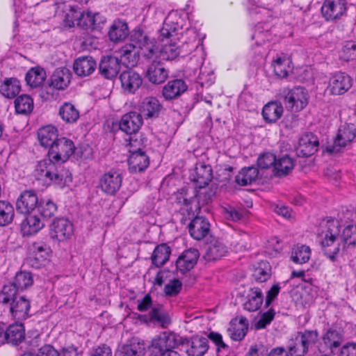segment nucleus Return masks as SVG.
<instances>
[{
  "label": "nucleus",
  "instance_id": "8",
  "mask_svg": "<svg viewBox=\"0 0 356 356\" xmlns=\"http://www.w3.org/2000/svg\"><path fill=\"white\" fill-rule=\"evenodd\" d=\"M74 149V145L71 140L60 138L51 147L48 155L52 160L64 162L72 155Z\"/></svg>",
  "mask_w": 356,
  "mask_h": 356
},
{
  "label": "nucleus",
  "instance_id": "29",
  "mask_svg": "<svg viewBox=\"0 0 356 356\" xmlns=\"http://www.w3.org/2000/svg\"><path fill=\"white\" fill-rule=\"evenodd\" d=\"M187 89L185 82L181 79L169 81L163 88V95L166 99L176 98Z\"/></svg>",
  "mask_w": 356,
  "mask_h": 356
},
{
  "label": "nucleus",
  "instance_id": "14",
  "mask_svg": "<svg viewBox=\"0 0 356 356\" xmlns=\"http://www.w3.org/2000/svg\"><path fill=\"white\" fill-rule=\"evenodd\" d=\"M39 204L37 193L31 190L24 191L16 202L17 210L24 214L33 211Z\"/></svg>",
  "mask_w": 356,
  "mask_h": 356
},
{
  "label": "nucleus",
  "instance_id": "63",
  "mask_svg": "<svg viewBox=\"0 0 356 356\" xmlns=\"http://www.w3.org/2000/svg\"><path fill=\"white\" fill-rule=\"evenodd\" d=\"M90 356H112V352L108 346L102 345L95 348Z\"/></svg>",
  "mask_w": 356,
  "mask_h": 356
},
{
  "label": "nucleus",
  "instance_id": "30",
  "mask_svg": "<svg viewBox=\"0 0 356 356\" xmlns=\"http://www.w3.org/2000/svg\"><path fill=\"white\" fill-rule=\"evenodd\" d=\"M161 109V105L159 100L153 97L145 98L140 105V111L146 118L157 117Z\"/></svg>",
  "mask_w": 356,
  "mask_h": 356
},
{
  "label": "nucleus",
  "instance_id": "4",
  "mask_svg": "<svg viewBox=\"0 0 356 356\" xmlns=\"http://www.w3.org/2000/svg\"><path fill=\"white\" fill-rule=\"evenodd\" d=\"M35 176L38 179L42 180L46 183L54 181L60 187H63L72 181L70 171L64 168L58 171L56 165L50 158L38 163L35 169Z\"/></svg>",
  "mask_w": 356,
  "mask_h": 356
},
{
  "label": "nucleus",
  "instance_id": "37",
  "mask_svg": "<svg viewBox=\"0 0 356 356\" xmlns=\"http://www.w3.org/2000/svg\"><path fill=\"white\" fill-rule=\"evenodd\" d=\"M145 346L143 341L134 340L131 343L122 346L119 350V356H143Z\"/></svg>",
  "mask_w": 356,
  "mask_h": 356
},
{
  "label": "nucleus",
  "instance_id": "19",
  "mask_svg": "<svg viewBox=\"0 0 356 356\" xmlns=\"http://www.w3.org/2000/svg\"><path fill=\"white\" fill-rule=\"evenodd\" d=\"M120 80L122 88L129 93H134L143 83L141 76L131 70L123 72L120 76Z\"/></svg>",
  "mask_w": 356,
  "mask_h": 356
},
{
  "label": "nucleus",
  "instance_id": "10",
  "mask_svg": "<svg viewBox=\"0 0 356 356\" xmlns=\"http://www.w3.org/2000/svg\"><path fill=\"white\" fill-rule=\"evenodd\" d=\"M308 93L301 87L295 88L288 92L284 98L286 107L292 111H299L308 103Z\"/></svg>",
  "mask_w": 356,
  "mask_h": 356
},
{
  "label": "nucleus",
  "instance_id": "60",
  "mask_svg": "<svg viewBox=\"0 0 356 356\" xmlns=\"http://www.w3.org/2000/svg\"><path fill=\"white\" fill-rule=\"evenodd\" d=\"M274 315L275 312L273 310H269L268 312L263 314L261 318L257 321L256 327L257 329L264 328L272 321L274 318Z\"/></svg>",
  "mask_w": 356,
  "mask_h": 356
},
{
  "label": "nucleus",
  "instance_id": "34",
  "mask_svg": "<svg viewBox=\"0 0 356 356\" xmlns=\"http://www.w3.org/2000/svg\"><path fill=\"white\" fill-rule=\"evenodd\" d=\"M283 111L281 103L273 102L264 106L262 115L266 122H275L282 117Z\"/></svg>",
  "mask_w": 356,
  "mask_h": 356
},
{
  "label": "nucleus",
  "instance_id": "47",
  "mask_svg": "<svg viewBox=\"0 0 356 356\" xmlns=\"http://www.w3.org/2000/svg\"><path fill=\"white\" fill-rule=\"evenodd\" d=\"M45 79V72L39 67L31 69L26 74V81L32 88H37L42 84Z\"/></svg>",
  "mask_w": 356,
  "mask_h": 356
},
{
  "label": "nucleus",
  "instance_id": "24",
  "mask_svg": "<svg viewBox=\"0 0 356 356\" xmlns=\"http://www.w3.org/2000/svg\"><path fill=\"white\" fill-rule=\"evenodd\" d=\"M129 169L132 172L144 171L149 165V158L141 149L131 151L129 158Z\"/></svg>",
  "mask_w": 356,
  "mask_h": 356
},
{
  "label": "nucleus",
  "instance_id": "43",
  "mask_svg": "<svg viewBox=\"0 0 356 356\" xmlns=\"http://www.w3.org/2000/svg\"><path fill=\"white\" fill-rule=\"evenodd\" d=\"M258 176V170L254 167L242 169L236 177V181L241 186H247L254 181Z\"/></svg>",
  "mask_w": 356,
  "mask_h": 356
},
{
  "label": "nucleus",
  "instance_id": "59",
  "mask_svg": "<svg viewBox=\"0 0 356 356\" xmlns=\"http://www.w3.org/2000/svg\"><path fill=\"white\" fill-rule=\"evenodd\" d=\"M343 58L344 60H350L356 58V44L348 42L343 48Z\"/></svg>",
  "mask_w": 356,
  "mask_h": 356
},
{
  "label": "nucleus",
  "instance_id": "45",
  "mask_svg": "<svg viewBox=\"0 0 356 356\" xmlns=\"http://www.w3.org/2000/svg\"><path fill=\"white\" fill-rule=\"evenodd\" d=\"M271 275V266L266 261H261L255 266L252 276L258 282L268 280Z\"/></svg>",
  "mask_w": 356,
  "mask_h": 356
},
{
  "label": "nucleus",
  "instance_id": "53",
  "mask_svg": "<svg viewBox=\"0 0 356 356\" xmlns=\"http://www.w3.org/2000/svg\"><path fill=\"white\" fill-rule=\"evenodd\" d=\"M38 211L44 218H51L57 211V206L50 200H41L38 207Z\"/></svg>",
  "mask_w": 356,
  "mask_h": 356
},
{
  "label": "nucleus",
  "instance_id": "16",
  "mask_svg": "<svg viewBox=\"0 0 356 356\" xmlns=\"http://www.w3.org/2000/svg\"><path fill=\"white\" fill-rule=\"evenodd\" d=\"M143 124L140 113L130 112L124 115L119 124L120 130L129 135L136 134Z\"/></svg>",
  "mask_w": 356,
  "mask_h": 356
},
{
  "label": "nucleus",
  "instance_id": "1",
  "mask_svg": "<svg viewBox=\"0 0 356 356\" xmlns=\"http://www.w3.org/2000/svg\"><path fill=\"white\" fill-rule=\"evenodd\" d=\"M131 42L116 52L122 65L128 67H134L138 63L140 54L147 59L157 57L154 41L144 32L135 31L131 35Z\"/></svg>",
  "mask_w": 356,
  "mask_h": 356
},
{
  "label": "nucleus",
  "instance_id": "20",
  "mask_svg": "<svg viewBox=\"0 0 356 356\" xmlns=\"http://www.w3.org/2000/svg\"><path fill=\"white\" fill-rule=\"evenodd\" d=\"M146 77L154 84H161L168 77V70L163 63L154 60L147 69Z\"/></svg>",
  "mask_w": 356,
  "mask_h": 356
},
{
  "label": "nucleus",
  "instance_id": "40",
  "mask_svg": "<svg viewBox=\"0 0 356 356\" xmlns=\"http://www.w3.org/2000/svg\"><path fill=\"white\" fill-rule=\"evenodd\" d=\"M6 341L13 344H17L24 339V329L23 325L19 323L10 325L6 330Z\"/></svg>",
  "mask_w": 356,
  "mask_h": 356
},
{
  "label": "nucleus",
  "instance_id": "13",
  "mask_svg": "<svg viewBox=\"0 0 356 356\" xmlns=\"http://www.w3.org/2000/svg\"><path fill=\"white\" fill-rule=\"evenodd\" d=\"M318 148V140L312 133L302 135L299 139L296 147V154L298 156L307 157L313 155Z\"/></svg>",
  "mask_w": 356,
  "mask_h": 356
},
{
  "label": "nucleus",
  "instance_id": "32",
  "mask_svg": "<svg viewBox=\"0 0 356 356\" xmlns=\"http://www.w3.org/2000/svg\"><path fill=\"white\" fill-rule=\"evenodd\" d=\"M71 73L67 68H58L51 78V86L58 90H63L70 82Z\"/></svg>",
  "mask_w": 356,
  "mask_h": 356
},
{
  "label": "nucleus",
  "instance_id": "23",
  "mask_svg": "<svg viewBox=\"0 0 356 356\" xmlns=\"http://www.w3.org/2000/svg\"><path fill=\"white\" fill-rule=\"evenodd\" d=\"M199 257V252L196 249H189L184 252L177 259L176 266L181 273L192 269L195 265Z\"/></svg>",
  "mask_w": 356,
  "mask_h": 356
},
{
  "label": "nucleus",
  "instance_id": "7",
  "mask_svg": "<svg viewBox=\"0 0 356 356\" xmlns=\"http://www.w3.org/2000/svg\"><path fill=\"white\" fill-rule=\"evenodd\" d=\"M317 337V332L315 331H306L302 334H298L289 346L291 355H304L308 348L316 342Z\"/></svg>",
  "mask_w": 356,
  "mask_h": 356
},
{
  "label": "nucleus",
  "instance_id": "36",
  "mask_svg": "<svg viewBox=\"0 0 356 356\" xmlns=\"http://www.w3.org/2000/svg\"><path fill=\"white\" fill-rule=\"evenodd\" d=\"M21 86L19 80L16 78H6L1 81L0 93L7 97L13 98L20 91Z\"/></svg>",
  "mask_w": 356,
  "mask_h": 356
},
{
  "label": "nucleus",
  "instance_id": "51",
  "mask_svg": "<svg viewBox=\"0 0 356 356\" xmlns=\"http://www.w3.org/2000/svg\"><path fill=\"white\" fill-rule=\"evenodd\" d=\"M341 238L343 241V248L348 250L353 246H356V225H349L343 231Z\"/></svg>",
  "mask_w": 356,
  "mask_h": 356
},
{
  "label": "nucleus",
  "instance_id": "31",
  "mask_svg": "<svg viewBox=\"0 0 356 356\" xmlns=\"http://www.w3.org/2000/svg\"><path fill=\"white\" fill-rule=\"evenodd\" d=\"M38 137L41 145L51 148L58 138V131L51 125L44 127L38 130Z\"/></svg>",
  "mask_w": 356,
  "mask_h": 356
},
{
  "label": "nucleus",
  "instance_id": "52",
  "mask_svg": "<svg viewBox=\"0 0 356 356\" xmlns=\"http://www.w3.org/2000/svg\"><path fill=\"white\" fill-rule=\"evenodd\" d=\"M14 217V208L8 202L0 201V226L10 224Z\"/></svg>",
  "mask_w": 356,
  "mask_h": 356
},
{
  "label": "nucleus",
  "instance_id": "17",
  "mask_svg": "<svg viewBox=\"0 0 356 356\" xmlns=\"http://www.w3.org/2000/svg\"><path fill=\"white\" fill-rule=\"evenodd\" d=\"M122 184L121 175L116 171L105 173L99 180V187L103 192L108 195L115 194Z\"/></svg>",
  "mask_w": 356,
  "mask_h": 356
},
{
  "label": "nucleus",
  "instance_id": "18",
  "mask_svg": "<svg viewBox=\"0 0 356 356\" xmlns=\"http://www.w3.org/2000/svg\"><path fill=\"white\" fill-rule=\"evenodd\" d=\"M352 79L345 73L339 72L329 81L328 89L333 95H341L347 92L352 86Z\"/></svg>",
  "mask_w": 356,
  "mask_h": 356
},
{
  "label": "nucleus",
  "instance_id": "46",
  "mask_svg": "<svg viewBox=\"0 0 356 356\" xmlns=\"http://www.w3.org/2000/svg\"><path fill=\"white\" fill-rule=\"evenodd\" d=\"M293 166L292 159L285 155L279 159H276L275 165H274L275 174L280 177L286 175L292 170Z\"/></svg>",
  "mask_w": 356,
  "mask_h": 356
},
{
  "label": "nucleus",
  "instance_id": "48",
  "mask_svg": "<svg viewBox=\"0 0 356 356\" xmlns=\"http://www.w3.org/2000/svg\"><path fill=\"white\" fill-rule=\"evenodd\" d=\"M33 282V276L29 272H19L16 274L13 287L17 290H24L30 287Z\"/></svg>",
  "mask_w": 356,
  "mask_h": 356
},
{
  "label": "nucleus",
  "instance_id": "33",
  "mask_svg": "<svg viewBox=\"0 0 356 356\" xmlns=\"http://www.w3.org/2000/svg\"><path fill=\"white\" fill-rule=\"evenodd\" d=\"M44 222L36 216H30L24 219L21 224V232L24 236L36 234L43 227Z\"/></svg>",
  "mask_w": 356,
  "mask_h": 356
},
{
  "label": "nucleus",
  "instance_id": "27",
  "mask_svg": "<svg viewBox=\"0 0 356 356\" xmlns=\"http://www.w3.org/2000/svg\"><path fill=\"white\" fill-rule=\"evenodd\" d=\"M72 14L76 15V17H77V18L73 21L72 24L78 26L90 28L103 21V19L98 13H92L90 11L72 13Z\"/></svg>",
  "mask_w": 356,
  "mask_h": 356
},
{
  "label": "nucleus",
  "instance_id": "26",
  "mask_svg": "<svg viewBox=\"0 0 356 356\" xmlns=\"http://www.w3.org/2000/svg\"><path fill=\"white\" fill-rule=\"evenodd\" d=\"M211 177V167L203 163H197L191 176V180L196 182L199 188H203L208 185Z\"/></svg>",
  "mask_w": 356,
  "mask_h": 356
},
{
  "label": "nucleus",
  "instance_id": "15",
  "mask_svg": "<svg viewBox=\"0 0 356 356\" xmlns=\"http://www.w3.org/2000/svg\"><path fill=\"white\" fill-rule=\"evenodd\" d=\"M119 58L114 56H107L102 58L99 65V74L107 79L116 77L120 70Z\"/></svg>",
  "mask_w": 356,
  "mask_h": 356
},
{
  "label": "nucleus",
  "instance_id": "57",
  "mask_svg": "<svg viewBox=\"0 0 356 356\" xmlns=\"http://www.w3.org/2000/svg\"><path fill=\"white\" fill-rule=\"evenodd\" d=\"M181 283L178 280H172L168 283L164 288V291L166 296H173L177 295L181 289Z\"/></svg>",
  "mask_w": 356,
  "mask_h": 356
},
{
  "label": "nucleus",
  "instance_id": "55",
  "mask_svg": "<svg viewBox=\"0 0 356 356\" xmlns=\"http://www.w3.org/2000/svg\"><path fill=\"white\" fill-rule=\"evenodd\" d=\"M159 57L163 60H173L179 54L175 44H165L159 52Z\"/></svg>",
  "mask_w": 356,
  "mask_h": 356
},
{
  "label": "nucleus",
  "instance_id": "38",
  "mask_svg": "<svg viewBox=\"0 0 356 356\" xmlns=\"http://www.w3.org/2000/svg\"><path fill=\"white\" fill-rule=\"evenodd\" d=\"M227 252V248L220 241H211L204 254L207 261H214L222 257Z\"/></svg>",
  "mask_w": 356,
  "mask_h": 356
},
{
  "label": "nucleus",
  "instance_id": "12",
  "mask_svg": "<svg viewBox=\"0 0 356 356\" xmlns=\"http://www.w3.org/2000/svg\"><path fill=\"white\" fill-rule=\"evenodd\" d=\"M346 10L345 0H325L321 8V12L326 20L339 19Z\"/></svg>",
  "mask_w": 356,
  "mask_h": 356
},
{
  "label": "nucleus",
  "instance_id": "5",
  "mask_svg": "<svg viewBox=\"0 0 356 356\" xmlns=\"http://www.w3.org/2000/svg\"><path fill=\"white\" fill-rule=\"evenodd\" d=\"M138 309L140 312H147L150 309L148 315H145L143 318L145 322L167 327L171 323L168 314L164 311L161 305H154L149 295H146L142 300H138Z\"/></svg>",
  "mask_w": 356,
  "mask_h": 356
},
{
  "label": "nucleus",
  "instance_id": "62",
  "mask_svg": "<svg viewBox=\"0 0 356 356\" xmlns=\"http://www.w3.org/2000/svg\"><path fill=\"white\" fill-rule=\"evenodd\" d=\"M36 356H59V353L51 346L46 345L39 349Z\"/></svg>",
  "mask_w": 356,
  "mask_h": 356
},
{
  "label": "nucleus",
  "instance_id": "44",
  "mask_svg": "<svg viewBox=\"0 0 356 356\" xmlns=\"http://www.w3.org/2000/svg\"><path fill=\"white\" fill-rule=\"evenodd\" d=\"M291 63V60L286 56L277 57L273 63L275 74L280 78L287 76L292 69Z\"/></svg>",
  "mask_w": 356,
  "mask_h": 356
},
{
  "label": "nucleus",
  "instance_id": "2",
  "mask_svg": "<svg viewBox=\"0 0 356 356\" xmlns=\"http://www.w3.org/2000/svg\"><path fill=\"white\" fill-rule=\"evenodd\" d=\"M341 225L338 220L327 218L320 224L318 237L324 252L334 261L340 250L339 237Z\"/></svg>",
  "mask_w": 356,
  "mask_h": 356
},
{
  "label": "nucleus",
  "instance_id": "49",
  "mask_svg": "<svg viewBox=\"0 0 356 356\" xmlns=\"http://www.w3.org/2000/svg\"><path fill=\"white\" fill-rule=\"evenodd\" d=\"M15 107L16 111L19 113H29L33 108V99L29 95H20L15 101Z\"/></svg>",
  "mask_w": 356,
  "mask_h": 356
},
{
  "label": "nucleus",
  "instance_id": "50",
  "mask_svg": "<svg viewBox=\"0 0 356 356\" xmlns=\"http://www.w3.org/2000/svg\"><path fill=\"white\" fill-rule=\"evenodd\" d=\"M310 256L311 250L308 246L298 245L293 250L291 258L296 263L305 264L309 261Z\"/></svg>",
  "mask_w": 356,
  "mask_h": 356
},
{
  "label": "nucleus",
  "instance_id": "6",
  "mask_svg": "<svg viewBox=\"0 0 356 356\" xmlns=\"http://www.w3.org/2000/svg\"><path fill=\"white\" fill-rule=\"evenodd\" d=\"M356 138L355 126L353 124L342 126L339 128L333 144L326 147L329 153H337L343 147L348 145Z\"/></svg>",
  "mask_w": 356,
  "mask_h": 356
},
{
  "label": "nucleus",
  "instance_id": "11",
  "mask_svg": "<svg viewBox=\"0 0 356 356\" xmlns=\"http://www.w3.org/2000/svg\"><path fill=\"white\" fill-rule=\"evenodd\" d=\"M73 233L72 223L64 218L55 219L50 227L51 237L58 241H64L69 239Z\"/></svg>",
  "mask_w": 356,
  "mask_h": 356
},
{
  "label": "nucleus",
  "instance_id": "58",
  "mask_svg": "<svg viewBox=\"0 0 356 356\" xmlns=\"http://www.w3.org/2000/svg\"><path fill=\"white\" fill-rule=\"evenodd\" d=\"M223 211L227 218L234 221H238L241 220L243 213V211L236 209L235 208L230 206L223 208Z\"/></svg>",
  "mask_w": 356,
  "mask_h": 356
},
{
  "label": "nucleus",
  "instance_id": "3",
  "mask_svg": "<svg viewBox=\"0 0 356 356\" xmlns=\"http://www.w3.org/2000/svg\"><path fill=\"white\" fill-rule=\"evenodd\" d=\"M1 302L9 305L11 316L17 321L25 319L30 309V302L24 296H19L12 285H5L2 290Z\"/></svg>",
  "mask_w": 356,
  "mask_h": 356
},
{
  "label": "nucleus",
  "instance_id": "21",
  "mask_svg": "<svg viewBox=\"0 0 356 356\" xmlns=\"http://www.w3.org/2000/svg\"><path fill=\"white\" fill-rule=\"evenodd\" d=\"M97 63L91 56H82L74 62L73 69L75 74L79 76H88L95 72Z\"/></svg>",
  "mask_w": 356,
  "mask_h": 356
},
{
  "label": "nucleus",
  "instance_id": "39",
  "mask_svg": "<svg viewBox=\"0 0 356 356\" xmlns=\"http://www.w3.org/2000/svg\"><path fill=\"white\" fill-rule=\"evenodd\" d=\"M128 35V27L125 22L115 21L110 28L108 36L111 40L118 42L124 40Z\"/></svg>",
  "mask_w": 356,
  "mask_h": 356
},
{
  "label": "nucleus",
  "instance_id": "35",
  "mask_svg": "<svg viewBox=\"0 0 356 356\" xmlns=\"http://www.w3.org/2000/svg\"><path fill=\"white\" fill-rule=\"evenodd\" d=\"M263 300L264 297L261 289L259 288L251 289L243 305L244 309L249 312H255L260 308Z\"/></svg>",
  "mask_w": 356,
  "mask_h": 356
},
{
  "label": "nucleus",
  "instance_id": "9",
  "mask_svg": "<svg viewBox=\"0 0 356 356\" xmlns=\"http://www.w3.org/2000/svg\"><path fill=\"white\" fill-rule=\"evenodd\" d=\"M183 343V339L179 335L164 332L152 340L151 347L154 353L161 355L164 351H170Z\"/></svg>",
  "mask_w": 356,
  "mask_h": 356
},
{
  "label": "nucleus",
  "instance_id": "64",
  "mask_svg": "<svg viewBox=\"0 0 356 356\" xmlns=\"http://www.w3.org/2000/svg\"><path fill=\"white\" fill-rule=\"evenodd\" d=\"M340 356H356V344L349 343L343 346Z\"/></svg>",
  "mask_w": 356,
  "mask_h": 356
},
{
  "label": "nucleus",
  "instance_id": "25",
  "mask_svg": "<svg viewBox=\"0 0 356 356\" xmlns=\"http://www.w3.org/2000/svg\"><path fill=\"white\" fill-rule=\"evenodd\" d=\"M248 328V320L245 317L240 316L232 320L227 329V332L233 340L240 341L246 334Z\"/></svg>",
  "mask_w": 356,
  "mask_h": 356
},
{
  "label": "nucleus",
  "instance_id": "42",
  "mask_svg": "<svg viewBox=\"0 0 356 356\" xmlns=\"http://www.w3.org/2000/svg\"><path fill=\"white\" fill-rule=\"evenodd\" d=\"M58 114L62 120L67 123H74L79 118V112L70 102H65L60 107Z\"/></svg>",
  "mask_w": 356,
  "mask_h": 356
},
{
  "label": "nucleus",
  "instance_id": "54",
  "mask_svg": "<svg viewBox=\"0 0 356 356\" xmlns=\"http://www.w3.org/2000/svg\"><path fill=\"white\" fill-rule=\"evenodd\" d=\"M323 340L325 344L331 350L337 348L342 341L341 336L336 331L329 330L323 336Z\"/></svg>",
  "mask_w": 356,
  "mask_h": 356
},
{
  "label": "nucleus",
  "instance_id": "22",
  "mask_svg": "<svg viewBox=\"0 0 356 356\" xmlns=\"http://www.w3.org/2000/svg\"><path fill=\"white\" fill-rule=\"evenodd\" d=\"M209 227L210 225L205 218L197 216L188 225V229L191 236L193 238L201 240L209 233Z\"/></svg>",
  "mask_w": 356,
  "mask_h": 356
},
{
  "label": "nucleus",
  "instance_id": "56",
  "mask_svg": "<svg viewBox=\"0 0 356 356\" xmlns=\"http://www.w3.org/2000/svg\"><path fill=\"white\" fill-rule=\"evenodd\" d=\"M276 156L272 153L268 152L262 154L258 159L257 163L259 168L266 169L275 165Z\"/></svg>",
  "mask_w": 356,
  "mask_h": 356
},
{
  "label": "nucleus",
  "instance_id": "28",
  "mask_svg": "<svg viewBox=\"0 0 356 356\" xmlns=\"http://www.w3.org/2000/svg\"><path fill=\"white\" fill-rule=\"evenodd\" d=\"M183 341L189 346L186 350L188 356H202L208 349L207 339L204 337H195L190 341L187 339H183Z\"/></svg>",
  "mask_w": 356,
  "mask_h": 356
},
{
  "label": "nucleus",
  "instance_id": "41",
  "mask_svg": "<svg viewBox=\"0 0 356 356\" xmlns=\"http://www.w3.org/2000/svg\"><path fill=\"white\" fill-rule=\"evenodd\" d=\"M170 248L166 244H161L154 249L152 260L156 266H161L169 259L170 255Z\"/></svg>",
  "mask_w": 356,
  "mask_h": 356
},
{
  "label": "nucleus",
  "instance_id": "61",
  "mask_svg": "<svg viewBox=\"0 0 356 356\" xmlns=\"http://www.w3.org/2000/svg\"><path fill=\"white\" fill-rule=\"evenodd\" d=\"M168 18L164 22L163 28L161 29V37H162V40L163 38H168L170 37L174 36L176 33V28L171 27L170 24L168 23Z\"/></svg>",
  "mask_w": 356,
  "mask_h": 356
}]
</instances>
